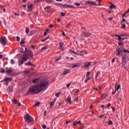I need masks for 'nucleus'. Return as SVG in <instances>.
Segmentation results:
<instances>
[{"label":"nucleus","instance_id":"nucleus-1","mask_svg":"<svg viewBox=\"0 0 129 129\" xmlns=\"http://www.w3.org/2000/svg\"><path fill=\"white\" fill-rule=\"evenodd\" d=\"M48 82H41L39 86L34 85L29 87L28 91L26 93V95H30L32 94H38L40 92H42L43 90H46L48 88Z\"/></svg>","mask_w":129,"mask_h":129},{"label":"nucleus","instance_id":"nucleus-2","mask_svg":"<svg viewBox=\"0 0 129 129\" xmlns=\"http://www.w3.org/2000/svg\"><path fill=\"white\" fill-rule=\"evenodd\" d=\"M20 52L21 53H26V52H27V53H25L22 57L21 59H19L18 64L20 66H21V65H23L25 62L28 61V56H29V57H31V59L34 58V53H33V51L31 50H28V48L27 47H25V51L20 50Z\"/></svg>","mask_w":129,"mask_h":129},{"label":"nucleus","instance_id":"nucleus-3","mask_svg":"<svg viewBox=\"0 0 129 129\" xmlns=\"http://www.w3.org/2000/svg\"><path fill=\"white\" fill-rule=\"evenodd\" d=\"M116 52H117V56H119V55H121L122 56V68H123V67H124V66H125V65H126L127 63H126V55L125 54H122V52H123V50H122V49H121V48H120L119 47H118V48L116 49Z\"/></svg>","mask_w":129,"mask_h":129},{"label":"nucleus","instance_id":"nucleus-4","mask_svg":"<svg viewBox=\"0 0 129 129\" xmlns=\"http://www.w3.org/2000/svg\"><path fill=\"white\" fill-rule=\"evenodd\" d=\"M24 118L26 122H27V123H30V122H31V124H34V118L28 113L25 115Z\"/></svg>","mask_w":129,"mask_h":129},{"label":"nucleus","instance_id":"nucleus-5","mask_svg":"<svg viewBox=\"0 0 129 129\" xmlns=\"http://www.w3.org/2000/svg\"><path fill=\"white\" fill-rule=\"evenodd\" d=\"M7 38L5 36H2L0 38V43L2 44V45H3L5 46V45H6L7 42Z\"/></svg>","mask_w":129,"mask_h":129},{"label":"nucleus","instance_id":"nucleus-6","mask_svg":"<svg viewBox=\"0 0 129 129\" xmlns=\"http://www.w3.org/2000/svg\"><path fill=\"white\" fill-rule=\"evenodd\" d=\"M11 81H12V78H7L5 79L4 80H2L1 81V82L2 83L5 82V85H8L9 83H10V82H11Z\"/></svg>","mask_w":129,"mask_h":129},{"label":"nucleus","instance_id":"nucleus-7","mask_svg":"<svg viewBox=\"0 0 129 129\" xmlns=\"http://www.w3.org/2000/svg\"><path fill=\"white\" fill-rule=\"evenodd\" d=\"M91 35H92V34L89 33V32H83L81 34V37H85L86 38H87L88 37H90V36H91Z\"/></svg>","mask_w":129,"mask_h":129},{"label":"nucleus","instance_id":"nucleus-8","mask_svg":"<svg viewBox=\"0 0 129 129\" xmlns=\"http://www.w3.org/2000/svg\"><path fill=\"white\" fill-rule=\"evenodd\" d=\"M61 8H70V9H75V6H73L72 5H69L68 4H64V5L61 4Z\"/></svg>","mask_w":129,"mask_h":129},{"label":"nucleus","instance_id":"nucleus-9","mask_svg":"<svg viewBox=\"0 0 129 129\" xmlns=\"http://www.w3.org/2000/svg\"><path fill=\"white\" fill-rule=\"evenodd\" d=\"M86 5H90V6H98L97 4H96V2L91 1H88L86 2Z\"/></svg>","mask_w":129,"mask_h":129},{"label":"nucleus","instance_id":"nucleus-10","mask_svg":"<svg viewBox=\"0 0 129 129\" xmlns=\"http://www.w3.org/2000/svg\"><path fill=\"white\" fill-rule=\"evenodd\" d=\"M27 9H28V12H31L33 11V9H34V4H31L29 6L27 7Z\"/></svg>","mask_w":129,"mask_h":129},{"label":"nucleus","instance_id":"nucleus-11","mask_svg":"<svg viewBox=\"0 0 129 129\" xmlns=\"http://www.w3.org/2000/svg\"><path fill=\"white\" fill-rule=\"evenodd\" d=\"M90 66H91V62L87 61L84 66V68H88Z\"/></svg>","mask_w":129,"mask_h":129},{"label":"nucleus","instance_id":"nucleus-12","mask_svg":"<svg viewBox=\"0 0 129 129\" xmlns=\"http://www.w3.org/2000/svg\"><path fill=\"white\" fill-rule=\"evenodd\" d=\"M44 10L46 13L49 14L51 12V6H47Z\"/></svg>","mask_w":129,"mask_h":129},{"label":"nucleus","instance_id":"nucleus-13","mask_svg":"<svg viewBox=\"0 0 129 129\" xmlns=\"http://www.w3.org/2000/svg\"><path fill=\"white\" fill-rule=\"evenodd\" d=\"M13 103H14V104H18V106H21L22 105L21 103H20L19 101H18V100L17 99H14L13 100Z\"/></svg>","mask_w":129,"mask_h":129},{"label":"nucleus","instance_id":"nucleus-14","mask_svg":"<svg viewBox=\"0 0 129 129\" xmlns=\"http://www.w3.org/2000/svg\"><path fill=\"white\" fill-rule=\"evenodd\" d=\"M108 96V94H102L101 96V99H104Z\"/></svg>","mask_w":129,"mask_h":129},{"label":"nucleus","instance_id":"nucleus-15","mask_svg":"<svg viewBox=\"0 0 129 129\" xmlns=\"http://www.w3.org/2000/svg\"><path fill=\"white\" fill-rule=\"evenodd\" d=\"M81 66V63H78L77 64H74L72 68H76V67H80Z\"/></svg>","mask_w":129,"mask_h":129},{"label":"nucleus","instance_id":"nucleus-16","mask_svg":"<svg viewBox=\"0 0 129 129\" xmlns=\"http://www.w3.org/2000/svg\"><path fill=\"white\" fill-rule=\"evenodd\" d=\"M25 40H26L25 38H24L20 42V45L21 46V47H24V44H25Z\"/></svg>","mask_w":129,"mask_h":129},{"label":"nucleus","instance_id":"nucleus-17","mask_svg":"<svg viewBox=\"0 0 129 129\" xmlns=\"http://www.w3.org/2000/svg\"><path fill=\"white\" fill-rule=\"evenodd\" d=\"M39 81H40V78H36L32 81V83H38V82H39Z\"/></svg>","mask_w":129,"mask_h":129},{"label":"nucleus","instance_id":"nucleus-18","mask_svg":"<svg viewBox=\"0 0 129 129\" xmlns=\"http://www.w3.org/2000/svg\"><path fill=\"white\" fill-rule=\"evenodd\" d=\"M67 102H69L70 104H71L72 103V101H71V96H69L67 98Z\"/></svg>","mask_w":129,"mask_h":129},{"label":"nucleus","instance_id":"nucleus-19","mask_svg":"<svg viewBox=\"0 0 129 129\" xmlns=\"http://www.w3.org/2000/svg\"><path fill=\"white\" fill-rule=\"evenodd\" d=\"M69 72H70V70H68L67 69L66 70H64V71L63 72L62 75H66V74H68V73H69Z\"/></svg>","mask_w":129,"mask_h":129},{"label":"nucleus","instance_id":"nucleus-20","mask_svg":"<svg viewBox=\"0 0 129 129\" xmlns=\"http://www.w3.org/2000/svg\"><path fill=\"white\" fill-rule=\"evenodd\" d=\"M57 100V99H55L54 100L53 102H51L50 104V107H53L54 106V104H55V102Z\"/></svg>","mask_w":129,"mask_h":129},{"label":"nucleus","instance_id":"nucleus-21","mask_svg":"<svg viewBox=\"0 0 129 129\" xmlns=\"http://www.w3.org/2000/svg\"><path fill=\"white\" fill-rule=\"evenodd\" d=\"M6 72V70L3 68H0V73H5Z\"/></svg>","mask_w":129,"mask_h":129},{"label":"nucleus","instance_id":"nucleus-22","mask_svg":"<svg viewBox=\"0 0 129 129\" xmlns=\"http://www.w3.org/2000/svg\"><path fill=\"white\" fill-rule=\"evenodd\" d=\"M25 32L27 35H28V34H29V33L30 32V28H29V27H26L25 29Z\"/></svg>","mask_w":129,"mask_h":129},{"label":"nucleus","instance_id":"nucleus-23","mask_svg":"<svg viewBox=\"0 0 129 129\" xmlns=\"http://www.w3.org/2000/svg\"><path fill=\"white\" fill-rule=\"evenodd\" d=\"M115 91H118V90L119 89V88H120V85H118L117 87L116 86H115Z\"/></svg>","mask_w":129,"mask_h":129},{"label":"nucleus","instance_id":"nucleus-24","mask_svg":"<svg viewBox=\"0 0 129 129\" xmlns=\"http://www.w3.org/2000/svg\"><path fill=\"white\" fill-rule=\"evenodd\" d=\"M46 3H47V4H53V3H54V1L53 0H47Z\"/></svg>","mask_w":129,"mask_h":129},{"label":"nucleus","instance_id":"nucleus-25","mask_svg":"<svg viewBox=\"0 0 129 129\" xmlns=\"http://www.w3.org/2000/svg\"><path fill=\"white\" fill-rule=\"evenodd\" d=\"M32 62H31V61L28 62H25V65H26V66H31Z\"/></svg>","mask_w":129,"mask_h":129},{"label":"nucleus","instance_id":"nucleus-26","mask_svg":"<svg viewBox=\"0 0 129 129\" xmlns=\"http://www.w3.org/2000/svg\"><path fill=\"white\" fill-rule=\"evenodd\" d=\"M110 9H116V6H115L114 5H112L111 6H110Z\"/></svg>","mask_w":129,"mask_h":129},{"label":"nucleus","instance_id":"nucleus-27","mask_svg":"<svg viewBox=\"0 0 129 129\" xmlns=\"http://www.w3.org/2000/svg\"><path fill=\"white\" fill-rule=\"evenodd\" d=\"M40 102H38L37 103H35L34 105V107H36L37 106H39V105H40Z\"/></svg>","mask_w":129,"mask_h":129},{"label":"nucleus","instance_id":"nucleus-28","mask_svg":"<svg viewBox=\"0 0 129 129\" xmlns=\"http://www.w3.org/2000/svg\"><path fill=\"white\" fill-rule=\"evenodd\" d=\"M47 49H48V47H47L46 46H44L41 49L40 51H43V50H47Z\"/></svg>","mask_w":129,"mask_h":129},{"label":"nucleus","instance_id":"nucleus-29","mask_svg":"<svg viewBox=\"0 0 129 129\" xmlns=\"http://www.w3.org/2000/svg\"><path fill=\"white\" fill-rule=\"evenodd\" d=\"M49 37H50V36H48L47 38H45L44 39H42L41 40V42H46V41H47V40H48L49 39Z\"/></svg>","mask_w":129,"mask_h":129},{"label":"nucleus","instance_id":"nucleus-30","mask_svg":"<svg viewBox=\"0 0 129 129\" xmlns=\"http://www.w3.org/2000/svg\"><path fill=\"white\" fill-rule=\"evenodd\" d=\"M99 74H100V72H97V73L96 75L95 79H97V77H98V75H99Z\"/></svg>","mask_w":129,"mask_h":129},{"label":"nucleus","instance_id":"nucleus-31","mask_svg":"<svg viewBox=\"0 0 129 129\" xmlns=\"http://www.w3.org/2000/svg\"><path fill=\"white\" fill-rule=\"evenodd\" d=\"M99 74H100V72H97V73L96 75L95 79H97V77H98V75H99Z\"/></svg>","mask_w":129,"mask_h":129},{"label":"nucleus","instance_id":"nucleus-32","mask_svg":"<svg viewBox=\"0 0 129 129\" xmlns=\"http://www.w3.org/2000/svg\"><path fill=\"white\" fill-rule=\"evenodd\" d=\"M99 74H100V72H97V73L96 75L95 79H97V77H98V75H99Z\"/></svg>","mask_w":129,"mask_h":129},{"label":"nucleus","instance_id":"nucleus-33","mask_svg":"<svg viewBox=\"0 0 129 129\" xmlns=\"http://www.w3.org/2000/svg\"><path fill=\"white\" fill-rule=\"evenodd\" d=\"M6 72L7 73H12V72H13V70H7Z\"/></svg>","mask_w":129,"mask_h":129},{"label":"nucleus","instance_id":"nucleus-34","mask_svg":"<svg viewBox=\"0 0 129 129\" xmlns=\"http://www.w3.org/2000/svg\"><path fill=\"white\" fill-rule=\"evenodd\" d=\"M60 48H62L63 47V45H64V43L63 42H60L59 43Z\"/></svg>","mask_w":129,"mask_h":129},{"label":"nucleus","instance_id":"nucleus-35","mask_svg":"<svg viewBox=\"0 0 129 129\" xmlns=\"http://www.w3.org/2000/svg\"><path fill=\"white\" fill-rule=\"evenodd\" d=\"M122 26L121 27V29H125V24H123L122 23H121Z\"/></svg>","mask_w":129,"mask_h":129},{"label":"nucleus","instance_id":"nucleus-36","mask_svg":"<svg viewBox=\"0 0 129 129\" xmlns=\"http://www.w3.org/2000/svg\"><path fill=\"white\" fill-rule=\"evenodd\" d=\"M116 37H118V40H119V41H121V37L120 36V35H116Z\"/></svg>","mask_w":129,"mask_h":129},{"label":"nucleus","instance_id":"nucleus-37","mask_svg":"<svg viewBox=\"0 0 129 129\" xmlns=\"http://www.w3.org/2000/svg\"><path fill=\"white\" fill-rule=\"evenodd\" d=\"M60 94H61V93L58 92L56 94H55V96H56V97H59V96H60Z\"/></svg>","mask_w":129,"mask_h":129},{"label":"nucleus","instance_id":"nucleus-38","mask_svg":"<svg viewBox=\"0 0 129 129\" xmlns=\"http://www.w3.org/2000/svg\"><path fill=\"white\" fill-rule=\"evenodd\" d=\"M54 5L55 6H58V7H61L62 4H60V3H54Z\"/></svg>","mask_w":129,"mask_h":129},{"label":"nucleus","instance_id":"nucleus-39","mask_svg":"<svg viewBox=\"0 0 129 129\" xmlns=\"http://www.w3.org/2000/svg\"><path fill=\"white\" fill-rule=\"evenodd\" d=\"M75 6H77V7H80V3H75Z\"/></svg>","mask_w":129,"mask_h":129},{"label":"nucleus","instance_id":"nucleus-40","mask_svg":"<svg viewBox=\"0 0 129 129\" xmlns=\"http://www.w3.org/2000/svg\"><path fill=\"white\" fill-rule=\"evenodd\" d=\"M123 52H124V53H129V51L127 49H123Z\"/></svg>","mask_w":129,"mask_h":129},{"label":"nucleus","instance_id":"nucleus-41","mask_svg":"<svg viewBox=\"0 0 129 129\" xmlns=\"http://www.w3.org/2000/svg\"><path fill=\"white\" fill-rule=\"evenodd\" d=\"M113 124V123L112 122V121L109 120V122H108V124H109V125H110Z\"/></svg>","mask_w":129,"mask_h":129},{"label":"nucleus","instance_id":"nucleus-42","mask_svg":"<svg viewBox=\"0 0 129 129\" xmlns=\"http://www.w3.org/2000/svg\"><path fill=\"white\" fill-rule=\"evenodd\" d=\"M43 2L42 0H36V1H34V3H42Z\"/></svg>","mask_w":129,"mask_h":129},{"label":"nucleus","instance_id":"nucleus-43","mask_svg":"<svg viewBox=\"0 0 129 129\" xmlns=\"http://www.w3.org/2000/svg\"><path fill=\"white\" fill-rule=\"evenodd\" d=\"M11 64H12V65H14V64H15V60L11 59Z\"/></svg>","mask_w":129,"mask_h":129},{"label":"nucleus","instance_id":"nucleus-44","mask_svg":"<svg viewBox=\"0 0 129 129\" xmlns=\"http://www.w3.org/2000/svg\"><path fill=\"white\" fill-rule=\"evenodd\" d=\"M125 21H126V20H125V19H124V18H123L121 22V24H122V23H124V22H125Z\"/></svg>","mask_w":129,"mask_h":129},{"label":"nucleus","instance_id":"nucleus-45","mask_svg":"<svg viewBox=\"0 0 129 129\" xmlns=\"http://www.w3.org/2000/svg\"><path fill=\"white\" fill-rule=\"evenodd\" d=\"M24 72L25 74H29V73H30V71L26 70V71H25Z\"/></svg>","mask_w":129,"mask_h":129},{"label":"nucleus","instance_id":"nucleus-46","mask_svg":"<svg viewBox=\"0 0 129 129\" xmlns=\"http://www.w3.org/2000/svg\"><path fill=\"white\" fill-rule=\"evenodd\" d=\"M42 128H43V129L47 128V126L45 124L42 125Z\"/></svg>","mask_w":129,"mask_h":129},{"label":"nucleus","instance_id":"nucleus-47","mask_svg":"<svg viewBox=\"0 0 129 129\" xmlns=\"http://www.w3.org/2000/svg\"><path fill=\"white\" fill-rule=\"evenodd\" d=\"M72 82H71V83H69L67 85V88H69V87H70V85H71V83Z\"/></svg>","mask_w":129,"mask_h":129},{"label":"nucleus","instance_id":"nucleus-48","mask_svg":"<svg viewBox=\"0 0 129 129\" xmlns=\"http://www.w3.org/2000/svg\"><path fill=\"white\" fill-rule=\"evenodd\" d=\"M118 44L119 46H121L123 44V42H118Z\"/></svg>","mask_w":129,"mask_h":129},{"label":"nucleus","instance_id":"nucleus-49","mask_svg":"<svg viewBox=\"0 0 129 129\" xmlns=\"http://www.w3.org/2000/svg\"><path fill=\"white\" fill-rule=\"evenodd\" d=\"M20 39H21V38H20L19 36H17V42H19Z\"/></svg>","mask_w":129,"mask_h":129},{"label":"nucleus","instance_id":"nucleus-50","mask_svg":"<svg viewBox=\"0 0 129 129\" xmlns=\"http://www.w3.org/2000/svg\"><path fill=\"white\" fill-rule=\"evenodd\" d=\"M70 52H71V53H74V54H75V53H76V52L73 51L72 49H70Z\"/></svg>","mask_w":129,"mask_h":129},{"label":"nucleus","instance_id":"nucleus-51","mask_svg":"<svg viewBox=\"0 0 129 129\" xmlns=\"http://www.w3.org/2000/svg\"><path fill=\"white\" fill-rule=\"evenodd\" d=\"M61 59V56H60L59 57L57 58L56 60H55V62H58V61H59V60H60Z\"/></svg>","mask_w":129,"mask_h":129},{"label":"nucleus","instance_id":"nucleus-52","mask_svg":"<svg viewBox=\"0 0 129 129\" xmlns=\"http://www.w3.org/2000/svg\"><path fill=\"white\" fill-rule=\"evenodd\" d=\"M90 75V72H88L87 73L86 77H88Z\"/></svg>","mask_w":129,"mask_h":129},{"label":"nucleus","instance_id":"nucleus-53","mask_svg":"<svg viewBox=\"0 0 129 129\" xmlns=\"http://www.w3.org/2000/svg\"><path fill=\"white\" fill-rule=\"evenodd\" d=\"M125 15H126V12H125V13H124V14H122V17L123 18H124V17H125Z\"/></svg>","mask_w":129,"mask_h":129},{"label":"nucleus","instance_id":"nucleus-54","mask_svg":"<svg viewBox=\"0 0 129 129\" xmlns=\"http://www.w3.org/2000/svg\"><path fill=\"white\" fill-rule=\"evenodd\" d=\"M76 124H77V121L74 122L73 123V125H74V126H76Z\"/></svg>","mask_w":129,"mask_h":129},{"label":"nucleus","instance_id":"nucleus-55","mask_svg":"<svg viewBox=\"0 0 129 129\" xmlns=\"http://www.w3.org/2000/svg\"><path fill=\"white\" fill-rule=\"evenodd\" d=\"M61 14L62 17H65V13L61 12Z\"/></svg>","mask_w":129,"mask_h":129},{"label":"nucleus","instance_id":"nucleus-56","mask_svg":"<svg viewBox=\"0 0 129 129\" xmlns=\"http://www.w3.org/2000/svg\"><path fill=\"white\" fill-rule=\"evenodd\" d=\"M46 114H47V110H45L44 113V116H46Z\"/></svg>","mask_w":129,"mask_h":129},{"label":"nucleus","instance_id":"nucleus-57","mask_svg":"<svg viewBox=\"0 0 129 129\" xmlns=\"http://www.w3.org/2000/svg\"><path fill=\"white\" fill-rule=\"evenodd\" d=\"M53 24H51V25H50L49 26V28H53Z\"/></svg>","mask_w":129,"mask_h":129},{"label":"nucleus","instance_id":"nucleus-58","mask_svg":"<svg viewBox=\"0 0 129 129\" xmlns=\"http://www.w3.org/2000/svg\"><path fill=\"white\" fill-rule=\"evenodd\" d=\"M115 61V58H114L112 60V63H114V61Z\"/></svg>","mask_w":129,"mask_h":129},{"label":"nucleus","instance_id":"nucleus-59","mask_svg":"<svg viewBox=\"0 0 129 129\" xmlns=\"http://www.w3.org/2000/svg\"><path fill=\"white\" fill-rule=\"evenodd\" d=\"M68 123H70V121H67L66 122V124H68Z\"/></svg>","mask_w":129,"mask_h":129},{"label":"nucleus","instance_id":"nucleus-60","mask_svg":"<svg viewBox=\"0 0 129 129\" xmlns=\"http://www.w3.org/2000/svg\"><path fill=\"white\" fill-rule=\"evenodd\" d=\"M4 7L3 5H0V9H4Z\"/></svg>","mask_w":129,"mask_h":129},{"label":"nucleus","instance_id":"nucleus-61","mask_svg":"<svg viewBox=\"0 0 129 129\" xmlns=\"http://www.w3.org/2000/svg\"><path fill=\"white\" fill-rule=\"evenodd\" d=\"M30 66H32V67H35V64L31 63V64H30Z\"/></svg>","mask_w":129,"mask_h":129},{"label":"nucleus","instance_id":"nucleus-62","mask_svg":"<svg viewBox=\"0 0 129 129\" xmlns=\"http://www.w3.org/2000/svg\"><path fill=\"white\" fill-rule=\"evenodd\" d=\"M16 16H20V14H18L17 13H14Z\"/></svg>","mask_w":129,"mask_h":129},{"label":"nucleus","instance_id":"nucleus-63","mask_svg":"<svg viewBox=\"0 0 129 129\" xmlns=\"http://www.w3.org/2000/svg\"><path fill=\"white\" fill-rule=\"evenodd\" d=\"M45 32H46V33H47H47H49V28L46 29Z\"/></svg>","mask_w":129,"mask_h":129},{"label":"nucleus","instance_id":"nucleus-64","mask_svg":"<svg viewBox=\"0 0 129 129\" xmlns=\"http://www.w3.org/2000/svg\"><path fill=\"white\" fill-rule=\"evenodd\" d=\"M78 124H81V121H79L78 122H77Z\"/></svg>","mask_w":129,"mask_h":129}]
</instances>
